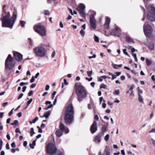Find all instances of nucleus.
Instances as JSON below:
<instances>
[{"label": "nucleus", "instance_id": "nucleus-42", "mask_svg": "<svg viewBox=\"0 0 155 155\" xmlns=\"http://www.w3.org/2000/svg\"><path fill=\"white\" fill-rule=\"evenodd\" d=\"M38 119V117H36L33 120V123H35Z\"/></svg>", "mask_w": 155, "mask_h": 155}, {"label": "nucleus", "instance_id": "nucleus-4", "mask_svg": "<svg viewBox=\"0 0 155 155\" xmlns=\"http://www.w3.org/2000/svg\"><path fill=\"white\" fill-rule=\"evenodd\" d=\"M75 88L76 94L78 97V100L80 101L82 100V98L86 97V91L82 85H76Z\"/></svg>", "mask_w": 155, "mask_h": 155}, {"label": "nucleus", "instance_id": "nucleus-57", "mask_svg": "<svg viewBox=\"0 0 155 155\" xmlns=\"http://www.w3.org/2000/svg\"><path fill=\"white\" fill-rule=\"evenodd\" d=\"M68 11H69V12L71 13V15H73V13L72 10L69 8H68Z\"/></svg>", "mask_w": 155, "mask_h": 155}, {"label": "nucleus", "instance_id": "nucleus-41", "mask_svg": "<svg viewBox=\"0 0 155 155\" xmlns=\"http://www.w3.org/2000/svg\"><path fill=\"white\" fill-rule=\"evenodd\" d=\"M94 40L96 42H99V38L97 36H96L95 35H94Z\"/></svg>", "mask_w": 155, "mask_h": 155}, {"label": "nucleus", "instance_id": "nucleus-29", "mask_svg": "<svg viewBox=\"0 0 155 155\" xmlns=\"http://www.w3.org/2000/svg\"><path fill=\"white\" fill-rule=\"evenodd\" d=\"M107 129V126L104 125H103V126L102 128V132H105Z\"/></svg>", "mask_w": 155, "mask_h": 155}, {"label": "nucleus", "instance_id": "nucleus-63", "mask_svg": "<svg viewBox=\"0 0 155 155\" xmlns=\"http://www.w3.org/2000/svg\"><path fill=\"white\" fill-rule=\"evenodd\" d=\"M55 55V51H53L52 53L51 56L53 58L54 57Z\"/></svg>", "mask_w": 155, "mask_h": 155}, {"label": "nucleus", "instance_id": "nucleus-13", "mask_svg": "<svg viewBox=\"0 0 155 155\" xmlns=\"http://www.w3.org/2000/svg\"><path fill=\"white\" fill-rule=\"evenodd\" d=\"M60 129L62 131L64 132L65 134L68 133L69 130L68 129L65 127L62 123H61L60 125Z\"/></svg>", "mask_w": 155, "mask_h": 155}, {"label": "nucleus", "instance_id": "nucleus-55", "mask_svg": "<svg viewBox=\"0 0 155 155\" xmlns=\"http://www.w3.org/2000/svg\"><path fill=\"white\" fill-rule=\"evenodd\" d=\"M0 129L1 130H2L3 129V126L1 122H0Z\"/></svg>", "mask_w": 155, "mask_h": 155}, {"label": "nucleus", "instance_id": "nucleus-24", "mask_svg": "<svg viewBox=\"0 0 155 155\" xmlns=\"http://www.w3.org/2000/svg\"><path fill=\"white\" fill-rule=\"evenodd\" d=\"M80 33L82 37H84L85 35V31L84 30L81 29L80 31Z\"/></svg>", "mask_w": 155, "mask_h": 155}, {"label": "nucleus", "instance_id": "nucleus-45", "mask_svg": "<svg viewBox=\"0 0 155 155\" xmlns=\"http://www.w3.org/2000/svg\"><path fill=\"white\" fill-rule=\"evenodd\" d=\"M123 51L124 54L125 55H126L127 56H128V54L127 53L126 51L127 50L126 49H123Z\"/></svg>", "mask_w": 155, "mask_h": 155}, {"label": "nucleus", "instance_id": "nucleus-20", "mask_svg": "<svg viewBox=\"0 0 155 155\" xmlns=\"http://www.w3.org/2000/svg\"><path fill=\"white\" fill-rule=\"evenodd\" d=\"M89 13H90V19H95L94 16L96 15V12L94 11L91 10L89 11Z\"/></svg>", "mask_w": 155, "mask_h": 155}, {"label": "nucleus", "instance_id": "nucleus-59", "mask_svg": "<svg viewBox=\"0 0 155 155\" xmlns=\"http://www.w3.org/2000/svg\"><path fill=\"white\" fill-rule=\"evenodd\" d=\"M86 79L88 80L89 81H91L92 80L93 78L92 77H91L90 78H86Z\"/></svg>", "mask_w": 155, "mask_h": 155}, {"label": "nucleus", "instance_id": "nucleus-47", "mask_svg": "<svg viewBox=\"0 0 155 155\" xmlns=\"http://www.w3.org/2000/svg\"><path fill=\"white\" fill-rule=\"evenodd\" d=\"M23 95V93L20 94L18 97V99L19 100V99L21 98L22 97Z\"/></svg>", "mask_w": 155, "mask_h": 155}, {"label": "nucleus", "instance_id": "nucleus-49", "mask_svg": "<svg viewBox=\"0 0 155 155\" xmlns=\"http://www.w3.org/2000/svg\"><path fill=\"white\" fill-rule=\"evenodd\" d=\"M15 132L16 133H19L20 134L21 133V131H20L19 129L18 128H16Z\"/></svg>", "mask_w": 155, "mask_h": 155}, {"label": "nucleus", "instance_id": "nucleus-1", "mask_svg": "<svg viewBox=\"0 0 155 155\" xmlns=\"http://www.w3.org/2000/svg\"><path fill=\"white\" fill-rule=\"evenodd\" d=\"M5 5H4L3 7L2 14L3 18L2 20V26L3 27H5L12 28L16 18V14L14 12L13 16L9 18L10 12L5 9Z\"/></svg>", "mask_w": 155, "mask_h": 155}, {"label": "nucleus", "instance_id": "nucleus-40", "mask_svg": "<svg viewBox=\"0 0 155 155\" xmlns=\"http://www.w3.org/2000/svg\"><path fill=\"white\" fill-rule=\"evenodd\" d=\"M109 137V135L108 134H107L104 137V140L106 141H107L108 140Z\"/></svg>", "mask_w": 155, "mask_h": 155}, {"label": "nucleus", "instance_id": "nucleus-30", "mask_svg": "<svg viewBox=\"0 0 155 155\" xmlns=\"http://www.w3.org/2000/svg\"><path fill=\"white\" fill-rule=\"evenodd\" d=\"M146 62L147 65L148 66L151 65L152 63L151 61L148 58L146 59Z\"/></svg>", "mask_w": 155, "mask_h": 155}, {"label": "nucleus", "instance_id": "nucleus-36", "mask_svg": "<svg viewBox=\"0 0 155 155\" xmlns=\"http://www.w3.org/2000/svg\"><path fill=\"white\" fill-rule=\"evenodd\" d=\"M92 70H91L90 71H87V74L88 75L89 77H91L92 76Z\"/></svg>", "mask_w": 155, "mask_h": 155}, {"label": "nucleus", "instance_id": "nucleus-60", "mask_svg": "<svg viewBox=\"0 0 155 155\" xmlns=\"http://www.w3.org/2000/svg\"><path fill=\"white\" fill-rule=\"evenodd\" d=\"M6 148L7 150H9L10 149L9 145L8 143H7L6 145Z\"/></svg>", "mask_w": 155, "mask_h": 155}, {"label": "nucleus", "instance_id": "nucleus-26", "mask_svg": "<svg viewBox=\"0 0 155 155\" xmlns=\"http://www.w3.org/2000/svg\"><path fill=\"white\" fill-rule=\"evenodd\" d=\"M138 100L141 103L143 104L144 103L143 99L141 95H139L138 96Z\"/></svg>", "mask_w": 155, "mask_h": 155}, {"label": "nucleus", "instance_id": "nucleus-37", "mask_svg": "<svg viewBox=\"0 0 155 155\" xmlns=\"http://www.w3.org/2000/svg\"><path fill=\"white\" fill-rule=\"evenodd\" d=\"M142 9H143V12H144V15H143V18H142V20L143 21L144 20V19H145V9H144V8H142Z\"/></svg>", "mask_w": 155, "mask_h": 155}, {"label": "nucleus", "instance_id": "nucleus-32", "mask_svg": "<svg viewBox=\"0 0 155 155\" xmlns=\"http://www.w3.org/2000/svg\"><path fill=\"white\" fill-rule=\"evenodd\" d=\"M150 140L152 145L154 147H155V140L153 138H151Z\"/></svg>", "mask_w": 155, "mask_h": 155}, {"label": "nucleus", "instance_id": "nucleus-61", "mask_svg": "<svg viewBox=\"0 0 155 155\" xmlns=\"http://www.w3.org/2000/svg\"><path fill=\"white\" fill-rule=\"evenodd\" d=\"M4 112H0V118H2L3 117V115H4Z\"/></svg>", "mask_w": 155, "mask_h": 155}, {"label": "nucleus", "instance_id": "nucleus-48", "mask_svg": "<svg viewBox=\"0 0 155 155\" xmlns=\"http://www.w3.org/2000/svg\"><path fill=\"white\" fill-rule=\"evenodd\" d=\"M35 78H34V76H32L31 78V79L30 80V82L31 83H32L34 82V81H35Z\"/></svg>", "mask_w": 155, "mask_h": 155}, {"label": "nucleus", "instance_id": "nucleus-14", "mask_svg": "<svg viewBox=\"0 0 155 155\" xmlns=\"http://www.w3.org/2000/svg\"><path fill=\"white\" fill-rule=\"evenodd\" d=\"M120 29L117 27H116L115 29L112 31L111 34L112 35L119 36V35L120 34Z\"/></svg>", "mask_w": 155, "mask_h": 155}, {"label": "nucleus", "instance_id": "nucleus-17", "mask_svg": "<svg viewBox=\"0 0 155 155\" xmlns=\"http://www.w3.org/2000/svg\"><path fill=\"white\" fill-rule=\"evenodd\" d=\"M102 135L101 134H99L97 136L95 137L94 141L96 143H98L100 142L101 137Z\"/></svg>", "mask_w": 155, "mask_h": 155}, {"label": "nucleus", "instance_id": "nucleus-23", "mask_svg": "<svg viewBox=\"0 0 155 155\" xmlns=\"http://www.w3.org/2000/svg\"><path fill=\"white\" fill-rule=\"evenodd\" d=\"M154 45L153 43H150L149 45V48L150 50H153L154 49Z\"/></svg>", "mask_w": 155, "mask_h": 155}, {"label": "nucleus", "instance_id": "nucleus-19", "mask_svg": "<svg viewBox=\"0 0 155 155\" xmlns=\"http://www.w3.org/2000/svg\"><path fill=\"white\" fill-rule=\"evenodd\" d=\"M63 132L60 129H57L55 132V134L58 137H60L62 135Z\"/></svg>", "mask_w": 155, "mask_h": 155}, {"label": "nucleus", "instance_id": "nucleus-43", "mask_svg": "<svg viewBox=\"0 0 155 155\" xmlns=\"http://www.w3.org/2000/svg\"><path fill=\"white\" fill-rule=\"evenodd\" d=\"M94 119L96 120H98L99 119L98 116L97 115H95L94 117Z\"/></svg>", "mask_w": 155, "mask_h": 155}, {"label": "nucleus", "instance_id": "nucleus-8", "mask_svg": "<svg viewBox=\"0 0 155 155\" xmlns=\"http://www.w3.org/2000/svg\"><path fill=\"white\" fill-rule=\"evenodd\" d=\"M34 29L36 32L41 36L44 37L46 35V30L44 26L42 25H35L34 27Z\"/></svg>", "mask_w": 155, "mask_h": 155}, {"label": "nucleus", "instance_id": "nucleus-27", "mask_svg": "<svg viewBox=\"0 0 155 155\" xmlns=\"http://www.w3.org/2000/svg\"><path fill=\"white\" fill-rule=\"evenodd\" d=\"M126 40L129 43H133V40L130 37L127 36L126 37Z\"/></svg>", "mask_w": 155, "mask_h": 155}, {"label": "nucleus", "instance_id": "nucleus-18", "mask_svg": "<svg viewBox=\"0 0 155 155\" xmlns=\"http://www.w3.org/2000/svg\"><path fill=\"white\" fill-rule=\"evenodd\" d=\"M51 102L50 101H47L45 102V104H50V105L48 107H46L44 109L45 110H47L48 109L51 108L53 106V104H51Z\"/></svg>", "mask_w": 155, "mask_h": 155}, {"label": "nucleus", "instance_id": "nucleus-38", "mask_svg": "<svg viewBox=\"0 0 155 155\" xmlns=\"http://www.w3.org/2000/svg\"><path fill=\"white\" fill-rule=\"evenodd\" d=\"M56 91H54L51 94V99H53L54 97V95L56 94Z\"/></svg>", "mask_w": 155, "mask_h": 155}, {"label": "nucleus", "instance_id": "nucleus-33", "mask_svg": "<svg viewBox=\"0 0 155 155\" xmlns=\"http://www.w3.org/2000/svg\"><path fill=\"white\" fill-rule=\"evenodd\" d=\"M137 91L138 92V96L139 95H141V94H142L143 93L142 91L140 89V88L139 87H138L137 88Z\"/></svg>", "mask_w": 155, "mask_h": 155}, {"label": "nucleus", "instance_id": "nucleus-39", "mask_svg": "<svg viewBox=\"0 0 155 155\" xmlns=\"http://www.w3.org/2000/svg\"><path fill=\"white\" fill-rule=\"evenodd\" d=\"M44 14L46 15H49L50 14L49 11L47 10H45L44 11Z\"/></svg>", "mask_w": 155, "mask_h": 155}, {"label": "nucleus", "instance_id": "nucleus-34", "mask_svg": "<svg viewBox=\"0 0 155 155\" xmlns=\"http://www.w3.org/2000/svg\"><path fill=\"white\" fill-rule=\"evenodd\" d=\"M33 100V99L32 98H31L29 100L28 102H27L26 104V106L27 107L28 106V105L31 103L32 102V101Z\"/></svg>", "mask_w": 155, "mask_h": 155}, {"label": "nucleus", "instance_id": "nucleus-3", "mask_svg": "<svg viewBox=\"0 0 155 155\" xmlns=\"http://www.w3.org/2000/svg\"><path fill=\"white\" fill-rule=\"evenodd\" d=\"M49 44H41L40 45L35 47L33 51L35 54L37 56L42 57L45 56L46 54L47 50L45 47H50Z\"/></svg>", "mask_w": 155, "mask_h": 155}, {"label": "nucleus", "instance_id": "nucleus-58", "mask_svg": "<svg viewBox=\"0 0 155 155\" xmlns=\"http://www.w3.org/2000/svg\"><path fill=\"white\" fill-rule=\"evenodd\" d=\"M120 78L121 80L123 81L125 79V78L124 76L123 75L120 76Z\"/></svg>", "mask_w": 155, "mask_h": 155}, {"label": "nucleus", "instance_id": "nucleus-44", "mask_svg": "<svg viewBox=\"0 0 155 155\" xmlns=\"http://www.w3.org/2000/svg\"><path fill=\"white\" fill-rule=\"evenodd\" d=\"M119 94V91L118 90H115L114 94H115L116 95H118Z\"/></svg>", "mask_w": 155, "mask_h": 155}, {"label": "nucleus", "instance_id": "nucleus-51", "mask_svg": "<svg viewBox=\"0 0 155 155\" xmlns=\"http://www.w3.org/2000/svg\"><path fill=\"white\" fill-rule=\"evenodd\" d=\"M11 146L13 148H15L16 147L15 144L14 142H13L12 143Z\"/></svg>", "mask_w": 155, "mask_h": 155}, {"label": "nucleus", "instance_id": "nucleus-2", "mask_svg": "<svg viewBox=\"0 0 155 155\" xmlns=\"http://www.w3.org/2000/svg\"><path fill=\"white\" fill-rule=\"evenodd\" d=\"M74 119V108L71 104H69L66 107L65 111L64 120L67 124L72 123Z\"/></svg>", "mask_w": 155, "mask_h": 155}, {"label": "nucleus", "instance_id": "nucleus-15", "mask_svg": "<svg viewBox=\"0 0 155 155\" xmlns=\"http://www.w3.org/2000/svg\"><path fill=\"white\" fill-rule=\"evenodd\" d=\"M110 22V18L108 17H106L105 23L104 25V27L105 28L107 29H108Z\"/></svg>", "mask_w": 155, "mask_h": 155}, {"label": "nucleus", "instance_id": "nucleus-21", "mask_svg": "<svg viewBox=\"0 0 155 155\" xmlns=\"http://www.w3.org/2000/svg\"><path fill=\"white\" fill-rule=\"evenodd\" d=\"M11 125L14 126V127H15L17 126L18 125V122L17 120H15L14 121L13 123L11 124Z\"/></svg>", "mask_w": 155, "mask_h": 155}, {"label": "nucleus", "instance_id": "nucleus-35", "mask_svg": "<svg viewBox=\"0 0 155 155\" xmlns=\"http://www.w3.org/2000/svg\"><path fill=\"white\" fill-rule=\"evenodd\" d=\"M100 88L104 89H106V86L104 84H102L100 86Z\"/></svg>", "mask_w": 155, "mask_h": 155}, {"label": "nucleus", "instance_id": "nucleus-53", "mask_svg": "<svg viewBox=\"0 0 155 155\" xmlns=\"http://www.w3.org/2000/svg\"><path fill=\"white\" fill-rule=\"evenodd\" d=\"M6 137L9 140H10L11 139L10 136L8 133L7 134Z\"/></svg>", "mask_w": 155, "mask_h": 155}, {"label": "nucleus", "instance_id": "nucleus-11", "mask_svg": "<svg viewBox=\"0 0 155 155\" xmlns=\"http://www.w3.org/2000/svg\"><path fill=\"white\" fill-rule=\"evenodd\" d=\"M14 56L15 59L18 61H21L22 59V55L20 53L15 51L14 52Z\"/></svg>", "mask_w": 155, "mask_h": 155}, {"label": "nucleus", "instance_id": "nucleus-5", "mask_svg": "<svg viewBox=\"0 0 155 155\" xmlns=\"http://www.w3.org/2000/svg\"><path fill=\"white\" fill-rule=\"evenodd\" d=\"M47 151L50 155H64L63 153L58 151L55 145L52 143L48 144L47 147Z\"/></svg>", "mask_w": 155, "mask_h": 155}, {"label": "nucleus", "instance_id": "nucleus-50", "mask_svg": "<svg viewBox=\"0 0 155 155\" xmlns=\"http://www.w3.org/2000/svg\"><path fill=\"white\" fill-rule=\"evenodd\" d=\"M155 133V129L153 128L149 132V133Z\"/></svg>", "mask_w": 155, "mask_h": 155}, {"label": "nucleus", "instance_id": "nucleus-10", "mask_svg": "<svg viewBox=\"0 0 155 155\" xmlns=\"http://www.w3.org/2000/svg\"><path fill=\"white\" fill-rule=\"evenodd\" d=\"M85 6L83 4L81 3L77 7V10L79 11L81 16L83 18H85L86 15L85 13Z\"/></svg>", "mask_w": 155, "mask_h": 155}, {"label": "nucleus", "instance_id": "nucleus-56", "mask_svg": "<svg viewBox=\"0 0 155 155\" xmlns=\"http://www.w3.org/2000/svg\"><path fill=\"white\" fill-rule=\"evenodd\" d=\"M50 86L48 85H46L45 88V90L46 91H48L49 88Z\"/></svg>", "mask_w": 155, "mask_h": 155}, {"label": "nucleus", "instance_id": "nucleus-64", "mask_svg": "<svg viewBox=\"0 0 155 155\" xmlns=\"http://www.w3.org/2000/svg\"><path fill=\"white\" fill-rule=\"evenodd\" d=\"M17 116L19 117H21L22 116V113L21 112H19L17 114Z\"/></svg>", "mask_w": 155, "mask_h": 155}, {"label": "nucleus", "instance_id": "nucleus-7", "mask_svg": "<svg viewBox=\"0 0 155 155\" xmlns=\"http://www.w3.org/2000/svg\"><path fill=\"white\" fill-rule=\"evenodd\" d=\"M15 62L10 54H9L5 61V66L6 68L10 70L13 68L15 65Z\"/></svg>", "mask_w": 155, "mask_h": 155}, {"label": "nucleus", "instance_id": "nucleus-31", "mask_svg": "<svg viewBox=\"0 0 155 155\" xmlns=\"http://www.w3.org/2000/svg\"><path fill=\"white\" fill-rule=\"evenodd\" d=\"M26 24L25 21H21L20 22V24L21 27H23L25 26V24Z\"/></svg>", "mask_w": 155, "mask_h": 155}, {"label": "nucleus", "instance_id": "nucleus-46", "mask_svg": "<svg viewBox=\"0 0 155 155\" xmlns=\"http://www.w3.org/2000/svg\"><path fill=\"white\" fill-rule=\"evenodd\" d=\"M96 57V55L95 54H94L92 56H90L88 57L89 59H91L92 58H95Z\"/></svg>", "mask_w": 155, "mask_h": 155}, {"label": "nucleus", "instance_id": "nucleus-22", "mask_svg": "<svg viewBox=\"0 0 155 155\" xmlns=\"http://www.w3.org/2000/svg\"><path fill=\"white\" fill-rule=\"evenodd\" d=\"M88 108L90 110H92V109H94L95 108V107L94 104L93 103H91L88 104Z\"/></svg>", "mask_w": 155, "mask_h": 155}, {"label": "nucleus", "instance_id": "nucleus-62", "mask_svg": "<svg viewBox=\"0 0 155 155\" xmlns=\"http://www.w3.org/2000/svg\"><path fill=\"white\" fill-rule=\"evenodd\" d=\"M26 87H27L26 86H24L23 87L22 90L23 92H24L25 91Z\"/></svg>", "mask_w": 155, "mask_h": 155}, {"label": "nucleus", "instance_id": "nucleus-28", "mask_svg": "<svg viewBox=\"0 0 155 155\" xmlns=\"http://www.w3.org/2000/svg\"><path fill=\"white\" fill-rule=\"evenodd\" d=\"M50 115V112L48 111L44 115V117H45V118H48L49 115Z\"/></svg>", "mask_w": 155, "mask_h": 155}, {"label": "nucleus", "instance_id": "nucleus-16", "mask_svg": "<svg viewBox=\"0 0 155 155\" xmlns=\"http://www.w3.org/2000/svg\"><path fill=\"white\" fill-rule=\"evenodd\" d=\"M90 23L91 28H96V21L95 19H90Z\"/></svg>", "mask_w": 155, "mask_h": 155}, {"label": "nucleus", "instance_id": "nucleus-6", "mask_svg": "<svg viewBox=\"0 0 155 155\" xmlns=\"http://www.w3.org/2000/svg\"><path fill=\"white\" fill-rule=\"evenodd\" d=\"M148 12L147 18L151 21H155V8L152 5H149L147 7Z\"/></svg>", "mask_w": 155, "mask_h": 155}, {"label": "nucleus", "instance_id": "nucleus-54", "mask_svg": "<svg viewBox=\"0 0 155 155\" xmlns=\"http://www.w3.org/2000/svg\"><path fill=\"white\" fill-rule=\"evenodd\" d=\"M115 74H116V75L117 76H118L119 75H120L121 74V72H115Z\"/></svg>", "mask_w": 155, "mask_h": 155}, {"label": "nucleus", "instance_id": "nucleus-25", "mask_svg": "<svg viewBox=\"0 0 155 155\" xmlns=\"http://www.w3.org/2000/svg\"><path fill=\"white\" fill-rule=\"evenodd\" d=\"M108 74L109 75L112 76V80H113L115 78L117 77V76L116 75L113 74L110 72H108Z\"/></svg>", "mask_w": 155, "mask_h": 155}, {"label": "nucleus", "instance_id": "nucleus-12", "mask_svg": "<svg viewBox=\"0 0 155 155\" xmlns=\"http://www.w3.org/2000/svg\"><path fill=\"white\" fill-rule=\"evenodd\" d=\"M97 123L96 121H94L91 126L90 130L92 134H94L97 130Z\"/></svg>", "mask_w": 155, "mask_h": 155}, {"label": "nucleus", "instance_id": "nucleus-9", "mask_svg": "<svg viewBox=\"0 0 155 155\" xmlns=\"http://www.w3.org/2000/svg\"><path fill=\"white\" fill-rule=\"evenodd\" d=\"M143 30L146 37H150L152 32V26L148 24L145 23L143 25Z\"/></svg>", "mask_w": 155, "mask_h": 155}, {"label": "nucleus", "instance_id": "nucleus-52", "mask_svg": "<svg viewBox=\"0 0 155 155\" xmlns=\"http://www.w3.org/2000/svg\"><path fill=\"white\" fill-rule=\"evenodd\" d=\"M135 86L134 85H132L130 88V90L131 91H133V90Z\"/></svg>", "mask_w": 155, "mask_h": 155}]
</instances>
